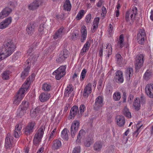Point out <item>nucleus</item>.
Segmentation results:
<instances>
[{
    "mask_svg": "<svg viewBox=\"0 0 153 153\" xmlns=\"http://www.w3.org/2000/svg\"><path fill=\"white\" fill-rule=\"evenodd\" d=\"M29 80L27 79L22 85V88L20 89L16 95L15 96L13 103L16 105H18L20 101L24 98L25 94L27 92L30 86Z\"/></svg>",
    "mask_w": 153,
    "mask_h": 153,
    "instance_id": "nucleus-1",
    "label": "nucleus"
},
{
    "mask_svg": "<svg viewBox=\"0 0 153 153\" xmlns=\"http://www.w3.org/2000/svg\"><path fill=\"white\" fill-rule=\"evenodd\" d=\"M2 48L8 56H10L14 51L16 46L12 40H8L4 44Z\"/></svg>",
    "mask_w": 153,
    "mask_h": 153,
    "instance_id": "nucleus-2",
    "label": "nucleus"
},
{
    "mask_svg": "<svg viewBox=\"0 0 153 153\" xmlns=\"http://www.w3.org/2000/svg\"><path fill=\"white\" fill-rule=\"evenodd\" d=\"M45 128V125L42 126L35 134L33 140V144L36 146H37L41 142Z\"/></svg>",
    "mask_w": 153,
    "mask_h": 153,
    "instance_id": "nucleus-3",
    "label": "nucleus"
},
{
    "mask_svg": "<svg viewBox=\"0 0 153 153\" xmlns=\"http://www.w3.org/2000/svg\"><path fill=\"white\" fill-rule=\"evenodd\" d=\"M103 51L105 54L107 58H108L109 56L112 53V49L111 45L109 44H102V48L100 49L99 53L100 56H102Z\"/></svg>",
    "mask_w": 153,
    "mask_h": 153,
    "instance_id": "nucleus-4",
    "label": "nucleus"
},
{
    "mask_svg": "<svg viewBox=\"0 0 153 153\" xmlns=\"http://www.w3.org/2000/svg\"><path fill=\"white\" fill-rule=\"evenodd\" d=\"M66 67L64 66L60 67L53 73V74L55 76L57 80H59L65 74Z\"/></svg>",
    "mask_w": 153,
    "mask_h": 153,
    "instance_id": "nucleus-5",
    "label": "nucleus"
},
{
    "mask_svg": "<svg viewBox=\"0 0 153 153\" xmlns=\"http://www.w3.org/2000/svg\"><path fill=\"white\" fill-rule=\"evenodd\" d=\"M137 13V8L135 7H133L131 9L126 12L125 16L126 21L127 22L129 21V16H130L131 20L133 21Z\"/></svg>",
    "mask_w": 153,
    "mask_h": 153,
    "instance_id": "nucleus-6",
    "label": "nucleus"
},
{
    "mask_svg": "<svg viewBox=\"0 0 153 153\" xmlns=\"http://www.w3.org/2000/svg\"><path fill=\"white\" fill-rule=\"evenodd\" d=\"M79 126V123L77 120H74L72 123L70 130V133L72 138H74L77 132Z\"/></svg>",
    "mask_w": 153,
    "mask_h": 153,
    "instance_id": "nucleus-7",
    "label": "nucleus"
},
{
    "mask_svg": "<svg viewBox=\"0 0 153 153\" xmlns=\"http://www.w3.org/2000/svg\"><path fill=\"white\" fill-rule=\"evenodd\" d=\"M13 139L11 134L10 133H8L6 137L5 146L7 149H10L13 145Z\"/></svg>",
    "mask_w": 153,
    "mask_h": 153,
    "instance_id": "nucleus-8",
    "label": "nucleus"
},
{
    "mask_svg": "<svg viewBox=\"0 0 153 153\" xmlns=\"http://www.w3.org/2000/svg\"><path fill=\"white\" fill-rule=\"evenodd\" d=\"M144 60V56L140 54L137 56L136 58L135 66L137 70L139 69L143 65Z\"/></svg>",
    "mask_w": 153,
    "mask_h": 153,
    "instance_id": "nucleus-9",
    "label": "nucleus"
},
{
    "mask_svg": "<svg viewBox=\"0 0 153 153\" xmlns=\"http://www.w3.org/2000/svg\"><path fill=\"white\" fill-rule=\"evenodd\" d=\"M44 2L43 0H36L28 6V8L30 10H33L37 9L39 6Z\"/></svg>",
    "mask_w": 153,
    "mask_h": 153,
    "instance_id": "nucleus-10",
    "label": "nucleus"
},
{
    "mask_svg": "<svg viewBox=\"0 0 153 153\" xmlns=\"http://www.w3.org/2000/svg\"><path fill=\"white\" fill-rule=\"evenodd\" d=\"M36 123L34 122H31L28 123L25 129L24 132L27 135L32 133L35 128Z\"/></svg>",
    "mask_w": 153,
    "mask_h": 153,
    "instance_id": "nucleus-11",
    "label": "nucleus"
},
{
    "mask_svg": "<svg viewBox=\"0 0 153 153\" xmlns=\"http://www.w3.org/2000/svg\"><path fill=\"white\" fill-rule=\"evenodd\" d=\"M36 26V23L33 21L31 22L27 25L26 30L29 35H31L33 33Z\"/></svg>",
    "mask_w": 153,
    "mask_h": 153,
    "instance_id": "nucleus-12",
    "label": "nucleus"
},
{
    "mask_svg": "<svg viewBox=\"0 0 153 153\" xmlns=\"http://www.w3.org/2000/svg\"><path fill=\"white\" fill-rule=\"evenodd\" d=\"M146 34L144 30L140 29L137 35V39L139 43L142 44L144 41V38L146 37Z\"/></svg>",
    "mask_w": 153,
    "mask_h": 153,
    "instance_id": "nucleus-13",
    "label": "nucleus"
},
{
    "mask_svg": "<svg viewBox=\"0 0 153 153\" xmlns=\"http://www.w3.org/2000/svg\"><path fill=\"white\" fill-rule=\"evenodd\" d=\"M145 92L147 95L151 98H153V84H148L146 85Z\"/></svg>",
    "mask_w": 153,
    "mask_h": 153,
    "instance_id": "nucleus-14",
    "label": "nucleus"
},
{
    "mask_svg": "<svg viewBox=\"0 0 153 153\" xmlns=\"http://www.w3.org/2000/svg\"><path fill=\"white\" fill-rule=\"evenodd\" d=\"M103 100L102 98L100 96L97 97L95 100V103L94 106L96 110H97L100 107L103 105Z\"/></svg>",
    "mask_w": 153,
    "mask_h": 153,
    "instance_id": "nucleus-15",
    "label": "nucleus"
},
{
    "mask_svg": "<svg viewBox=\"0 0 153 153\" xmlns=\"http://www.w3.org/2000/svg\"><path fill=\"white\" fill-rule=\"evenodd\" d=\"M114 79L116 82L118 83H122L123 82V73L121 71L119 70L116 72L114 77Z\"/></svg>",
    "mask_w": 153,
    "mask_h": 153,
    "instance_id": "nucleus-16",
    "label": "nucleus"
},
{
    "mask_svg": "<svg viewBox=\"0 0 153 153\" xmlns=\"http://www.w3.org/2000/svg\"><path fill=\"white\" fill-rule=\"evenodd\" d=\"M22 126L21 123L17 124L16 126L13 133V135L16 138H19L20 137L22 134Z\"/></svg>",
    "mask_w": 153,
    "mask_h": 153,
    "instance_id": "nucleus-17",
    "label": "nucleus"
},
{
    "mask_svg": "<svg viewBox=\"0 0 153 153\" xmlns=\"http://www.w3.org/2000/svg\"><path fill=\"white\" fill-rule=\"evenodd\" d=\"M92 85L91 83H88L84 89L83 96L85 97H87L92 92Z\"/></svg>",
    "mask_w": 153,
    "mask_h": 153,
    "instance_id": "nucleus-18",
    "label": "nucleus"
},
{
    "mask_svg": "<svg viewBox=\"0 0 153 153\" xmlns=\"http://www.w3.org/2000/svg\"><path fill=\"white\" fill-rule=\"evenodd\" d=\"M63 29L64 27H63L60 28L53 35V38L55 39H61L64 35Z\"/></svg>",
    "mask_w": 153,
    "mask_h": 153,
    "instance_id": "nucleus-19",
    "label": "nucleus"
},
{
    "mask_svg": "<svg viewBox=\"0 0 153 153\" xmlns=\"http://www.w3.org/2000/svg\"><path fill=\"white\" fill-rule=\"evenodd\" d=\"M11 9L9 7H6L0 13V19H3L8 16L11 12Z\"/></svg>",
    "mask_w": 153,
    "mask_h": 153,
    "instance_id": "nucleus-20",
    "label": "nucleus"
},
{
    "mask_svg": "<svg viewBox=\"0 0 153 153\" xmlns=\"http://www.w3.org/2000/svg\"><path fill=\"white\" fill-rule=\"evenodd\" d=\"M81 41L83 42L87 38V30L86 27L84 26H82L81 28Z\"/></svg>",
    "mask_w": 153,
    "mask_h": 153,
    "instance_id": "nucleus-21",
    "label": "nucleus"
},
{
    "mask_svg": "<svg viewBox=\"0 0 153 153\" xmlns=\"http://www.w3.org/2000/svg\"><path fill=\"white\" fill-rule=\"evenodd\" d=\"M50 97V94L46 92H43L40 95L39 99L40 101L44 102L48 100Z\"/></svg>",
    "mask_w": 153,
    "mask_h": 153,
    "instance_id": "nucleus-22",
    "label": "nucleus"
},
{
    "mask_svg": "<svg viewBox=\"0 0 153 153\" xmlns=\"http://www.w3.org/2000/svg\"><path fill=\"white\" fill-rule=\"evenodd\" d=\"M117 123L119 126H122L125 123L124 117L122 116H117L116 117Z\"/></svg>",
    "mask_w": 153,
    "mask_h": 153,
    "instance_id": "nucleus-23",
    "label": "nucleus"
},
{
    "mask_svg": "<svg viewBox=\"0 0 153 153\" xmlns=\"http://www.w3.org/2000/svg\"><path fill=\"white\" fill-rule=\"evenodd\" d=\"M78 110V107L77 106H73L71 109L70 113V118L71 119L76 115Z\"/></svg>",
    "mask_w": 153,
    "mask_h": 153,
    "instance_id": "nucleus-24",
    "label": "nucleus"
},
{
    "mask_svg": "<svg viewBox=\"0 0 153 153\" xmlns=\"http://www.w3.org/2000/svg\"><path fill=\"white\" fill-rule=\"evenodd\" d=\"M99 20L100 18L98 17L95 18L94 20L92 27L91 29V31L92 33H94L97 30Z\"/></svg>",
    "mask_w": 153,
    "mask_h": 153,
    "instance_id": "nucleus-25",
    "label": "nucleus"
},
{
    "mask_svg": "<svg viewBox=\"0 0 153 153\" xmlns=\"http://www.w3.org/2000/svg\"><path fill=\"white\" fill-rule=\"evenodd\" d=\"M103 144V143L101 141L96 142L94 145V150L96 152H100L102 147Z\"/></svg>",
    "mask_w": 153,
    "mask_h": 153,
    "instance_id": "nucleus-26",
    "label": "nucleus"
},
{
    "mask_svg": "<svg viewBox=\"0 0 153 153\" xmlns=\"http://www.w3.org/2000/svg\"><path fill=\"white\" fill-rule=\"evenodd\" d=\"M19 108L22 109L24 111H27L29 109V104L28 102L24 100L22 102V104L19 105Z\"/></svg>",
    "mask_w": 153,
    "mask_h": 153,
    "instance_id": "nucleus-27",
    "label": "nucleus"
},
{
    "mask_svg": "<svg viewBox=\"0 0 153 153\" xmlns=\"http://www.w3.org/2000/svg\"><path fill=\"white\" fill-rule=\"evenodd\" d=\"M61 146L62 143L61 141L56 139L53 141L52 148L54 150L57 149H59Z\"/></svg>",
    "mask_w": 153,
    "mask_h": 153,
    "instance_id": "nucleus-28",
    "label": "nucleus"
},
{
    "mask_svg": "<svg viewBox=\"0 0 153 153\" xmlns=\"http://www.w3.org/2000/svg\"><path fill=\"white\" fill-rule=\"evenodd\" d=\"M68 131H69L67 128H65L61 132V136L63 140H68Z\"/></svg>",
    "mask_w": 153,
    "mask_h": 153,
    "instance_id": "nucleus-29",
    "label": "nucleus"
},
{
    "mask_svg": "<svg viewBox=\"0 0 153 153\" xmlns=\"http://www.w3.org/2000/svg\"><path fill=\"white\" fill-rule=\"evenodd\" d=\"M133 105L136 110L138 111L139 110L140 106V103L139 98H136V100L133 103Z\"/></svg>",
    "mask_w": 153,
    "mask_h": 153,
    "instance_id": "nucleus-30",
    "label": "nucleus"
},
{
    "mask_svg": "<svg viewBox=\"0 0 153 153\" xmlns=\"http://www.w3.org/2000/svg\"><path fill=\"white\" fill-rule=\"evenodd\" d=\"M71 4L69 0H66L63 5L64 10L69 11L71 9Z\"/></svg>",
    "mask_w": 153,
    "mask_h": 153,
    "instance_id": "nucleus-31",
    "label": "nucleus"
},
{
    "mask_svg": "<svg viewBox=\"0 0 153 153\" xmlns=\"http://www.w3.org/2000/svg\"><path fill=\"white\" fill-rule=\"evenodd\" d=\"M30 68V66L28 65L22 72L21 76L22 79H25L28 75Z\"/></svg>",
    "mask_w": 153,
    "mask_h": 153,
    "instance_id": "nucleus-32",
    "label": "nucleus"
},
{
    "mask_svg": "<svg viewBox=\"0 0 153 153\" xmlns=\"http://www.w3.org/2000/svg\"><path fill=\"white\" fill-rule=\"evenodd\" d=\"M73 91L72 85H69L65 88L64 95L66 96H69V94Z\"/></svg>",
    "mask_w": 153,
    "mask_h": 153,
    "instance_id": "nucleus-33",
    "label": "nucleus"
},
{
    "mask_svg": "<svg viewBox=\"0 0 153 153\" xmlns=\"http://www.w3.org/2000/svg\"><path fill=\"white\" fill-rule=\"evenodd\" d=\"M124 41L123 35V34H121L119 36L117 43V45L121 48H123L124 46Z\"/></svg>",
    "mask_w": 153,
    "mask_h": 153,
    "instance_id": "nucleus-34",
    "label": "nucleus"
},
{
    "mask_svg": "<svg viewBox=\"0 0 153 153\" xmlns=\"http://www.w3.org/2000/svg\"><path fill=\"white\" fill-rule=\"evenodd\" d=\"M10 72L8 71H4L1 74L2 79L4 80H8L9 79Z\"/></svg>",
    "mask_w": 153,
    "mask_h": 153,
    "instance_id": "nucleus-35",
    "label": "nucleus"
},
{
    "mask_svg": "<svg viewBox=\"0 0 153 153\" xmlns=\"http://www.w3.org/2000/svg\"><path fill=\"white\" fill-rule=\"evenodd\" d=\"M43 19L45 22L46 21V19L45 18H44ZM45 22H43V24H41L39 26L38 30L39 32L41 34L43 33L45 30Z\"/></svg>",
    "mask_w": 153,
    "mask_h": 153,
    "instance_id": "nucleus-36",
    "label": "nucleus"
},
{
    "mask_svg": "<svg viewBox=\"0 0 153 153\" xmlns=\"http://www.w3.org/2000/svg\"><path fill=\"white\" fill-rule=\"evenodd\" d=\"M133 73V69L132 68H127L126 71V75L127 77L132 76Z\"/></svg>",
    "mask_w": 153,
    "mask_h": 153,
    "instance_id": "nucleus-37",
    "label": "nucleus"
},
{
    "mask_svg": "<svg viewBox=\"0 0 153 153\" xmlns=\"http://www.w3.org/2000/svg\"><path fill=\"white\" fill-rule=\"evenodd\" d=\"M123 113L124 115L128 118H131V113L126 107L124 108L123 110Z\"/></svg>",
    "mask_w": 153,
    "mask_h": 153,
    "instance_id": "nucleus-38",
    "label": "nucleus"
},
{
    "mask_svg": "<svg viewBox=\"0 0 153 153\" xmlns=\"http://www.w3.org/2000/svg\"><path fill=\"white\" fill-rule=\"evenodd\" d=\"M60 54L61 55V56L63 57L65 59L67 58L69 56L68 51L66 49H64L61 51Z\"/></svg>",
    "mask_w": 153,
    "mask_h": 153,
    "instance_id": "nucleus-39",
    "label": "nucleus"
},
{
    "mask_svg": "<svg viewBox=\"0 0 153 153\" xmlns=\"http://www.w3.org/2000/svg\"><path fill=\"white\" fill-rule=\"evenodd\" d=\"M39 112V108H36L31 111L30 115L32 117H35L38 114Z\"/></svg>",
    "mask_w": 153,
    "mask_h": 153,
    "instance_id": "nucleus-40",
    "label": "nucleus"
},
{
    "mask_svg": "<svg viewBox=\"0 0 153 153\" xmlns=\"http://www.w3.org/2000/svg\"><path fill=\"white\" fill-rule=\"evenodd\" d=\"M2 48H0V61L8 57Z\"/></svg>",
    "mask_w": 153,
    "mask_h": 153,
    "instance_id": "nucleus-41",
    "label": "nucleus"
},
{
    "mask_svg": "<svg viewBox=\"0 0 153 153\" xmlns=\"http://www.w3.org/2000/svg\"><path fill=\"white\" fill-rule=\"evenodd\" d=\"M85 14V11L84 10H81L79 11L78 13L76 19L77 20H80L84 16Z\"/></svg>",
    "mask_w": 153,
    "mask_h": 153,
    "instance_id": "nucleus-42",
    "label": "nucleus"
},
{
    "mask_svg": "<svg viewBox=\"0 0 153 153\" xmlns=\"http://www.w3.org/2000/svg\"><path fill=\"white\" fill-rule=\"evenodd\" d=\"M39 56L38 54H36L35 53H33L31 55L29 58L30 60H31L32 63H33L36 61Z\"/></svg>",
    "mask_w": 153,
    "mask_h": 153,
    "instance_id": "nucleus-43",
    "label": "nucleus"
},
{
    "mask_svg": "<svg viewBox=\"0 0 153 153\" xmlns=\"http://www.w3.org/2000/svg\"><path fill=\"white\" fill-rule=\"evenodd\" d=\"M26 112V111H24L22 109H21L19 108L17 111V116L21 117H22L23 116Z\"/></svg>",
    "mask_w": 153,
    "mask_h": 153,
    "instance_id": "nucleus-44",
    "label": "nucleus"
},
{
    "mask_svg": "<svg viewBox=\"0 0 153 153\" xmlns=\"http://www.w3.org/2000/svg\"><path fill=\"white\" fill-rule=\"evenodd\" d=\"M113 99L116 101L119 100L121 98L120 93L119 92L114 93L113 95Z\"/></svg>",
    "mask_w": 153,
    "mask_h": 153,
    "instance_id": "nucleus-45",
    "label": "nucleus"
},
{
    "mask_svg": "<svg viewBox=\"0 0 153 153\" xmlns=\"http://www.w3.org/2000/svg\"><path fill=\"white\" fill-rule=\"evenodd\" d=\"M51 88V85L47 83H44L42 85V89L44 91H48Z\"/></svg>",
    "mask_w": 153,
    "mask_h": 153,
    "instance_id": "nucleus-46",
    "label": "nucleus"
},
{
    "mask_svg": "<svg viewBox=\"0 0 153 153\" xmlns=\"http://www.w3.org/2000/svg\"><path fill=\"white\" fill-rule=\"evenodd\" d=\"M86 108L85 105L84 104H81L79 107L78 112L79 113V114H82L85 111Z\"/></svg>",
    "mask_w": 153,
    "mask_h": 153,
    "instance_id": "nucleus-47",
    "label": "nucleus"
},
{
    "mask_svg": "<svg viewBox=\"0 0 153 153\" xmlns=\"http://www.w3.org/2000/svg\"><path fill=\"white\" fill-rule=\"evenodd\" d=\"M142 125L140 126H138V124H137L136 125V127L137 128V130L135 131L133 133V135L134 136H135V137H137L138 135V134L140 132V128Z\"/></svg>",
    "mask_w": 153,
    "mask_h": 153,
    "instance_id": "nucleus-48",
    "label": "nucleus"
},
{
    "mask_svg": "<svg viewBox=\"0 0 153 153\" xmlns=\"http://www.w3.org/2000/svg\"><path fill=\"white\" fill-rule=\"evenodd\" d=\"M151 75V72L149 70H147L145 73L143 78L146 80H148Z\"/></svg>",
    "mask_w": 153,
    "mask_h": 153,
    "instance_id": "nucleus-49",
    "label": "nucleus"
},
{
    "mask_svg": "<svg viewBox=\"0 0 153 153\" xmlns=\"http://www.w3.org/2000/svg\"><path fill=\"white\" fill-rule=\"evenodd\" d=\"M84 133V131L83 130H81L79 131L78 135L77 137V138L76 140V142L79 143L80 142V140L82 137V135L83 133Z\"/></svg>",
    "mask_w": 153,
    "mask_h": 153,
    "instance_id": "nucleus-50",
    "label": "nucleus"
},
{
    "mask_svg": "<svg viewBox=\"0 0 153 153\" xmlns=\"http://www.w3.org/2000/svg\"><path fill=\"white\" fill-rule=\"evenodd\" d=\"M93 142L92 140L90 138L87 139L84 143V145L87 147H90Z\"/></svg>",
    "mask_w": 153,
    "mask_h": 153,
    "instance_id": "nucleus-51",
    "label": "nucleus"
},
{
    "mask_svg": "<svg viewBox=\"0 0 153 153\" xmlns=\"http://www.w3.org/2000/svg\"><path fill=\"white\" fill-rule=\"evenodd\" d=\"M112 91V87L109 85L106 87L105 89V93L107 94H111Z\"/></svg>",
    "mask_w": 153,
    "mask_h": 153,
    "instance_id": "nucleus-52",
    "label": "nucleus"
},
{
    "mask_svg": "<svg viewBox=\"0 0 153 153\" xmlns=\"http://www.w3.org/2000/svg\"><path fill=\"white\" fill-rule=\"evenodd\" d=\"M116 58L117 63L120 65L121 64L122 62V58L120 55L119 54H117L116 55Z\"/></svg>",
    "mask_w": 153,
    "mask_h": 153,
    "instance_id": "nucleus-53",
    "label": "nucleus"
},
{
    "mask_svg": "<svg viewBox=\"0 0 153 153\" xmlns=\"http://www.w3.org/2000/svg\"><path fill=\"white\" fill-rule=\"evenodd\" d=\"M86 72L87 71L84 68L82 70L80 77V80L81 81H83L85 78Z\"/></svg>",
    "mask_w": 153,
    "mask_h": 153,
    "instance_id": "nucleus-54",
    "label": "nucleus"
},
{
    "mask_svg": "<svg viewBox=\"0 0 153 153\" xmlns=\"http://www.w3.org/2000/svg\"><path fill=\"white\" fill-rule=\"evenodd\" d=\"M12 19L11 17H9L5 19L4 21H3L5 25L7 26L10 25Z\"/></svg>",
    "mask_w": 153,
    "mask_h": 153,
    "instance_id": "nucleus-55",
    "label": "nucleus"
},
{
    "mask_svg": "<svg viewBox=\"0 0 153 153\" xmlns=\"http://www.w3.org/2000/svg\"><path fill=\"white\" fill-rule=\"evenodd\" d=\"M56 128L54 129L53 131L51 132L50 135L49 137V140H51L52 139L55 135L56 132Z\"/></svg>",
    "mask_w": 153,
    "mask_h": 153,
    "instance_id": "nucleus-56",
    "label": "nucleus"
},
{
    "mask_svg": "<svg viewBox=\"0 0 153 153\" xmlns=\"http://www.w3.org/2000/svg\"><path fill=\"white\" fill-rule=\"evenodd\" d=\"M91 14H88L85 17V21L87 24L91 22Z\"/></svg>",
    "mask_w": 153,
    "mask_h": 153,
    "instance_id": "nucleus-57",
    "label": "nucleus"
},
{
    "mask_svg": "<svg viewBox=\"0 0 153 153\" xmlns=\"http://www.w3.org/2000/svg\"><path fill=\"white\" fill-rule=\"evenodd\" d=\"M61 55H60V54L59 55V56H58L57 58H56V61L58 63H61L62 62H63L64 60H65V59L63 58V57H62V56H61Z\"/></svg>",
    "mask_w": 153,
    "mask_h": 153,
    "instance_id": "nucleus-58",
    "label": "nucleus"
},
{
    "mask_svg": "<svg viewBox=\"0 0 153 153\" xmlns=\"http://www.w3.org/2000/svg\"><path fill=\"white\" fill-rule=\"evenodd\" d=\"M113 30V28L112 25L110 24L109 25V27L108 30V33L110 36H111L112 34Z\"/></svg>",
    "mask_w": 153,
    "mask_h": 153,
    "instance_id": "nucleus-59",
    "label": "nucleus"
},
{
    "mask_svg": "<svg viewBox=\"0 0 153 153\" xmlns=\"http://www.w3.org/2000/svg\"><path fill=\"white\" fill-rule=\"evenodd\" d=\"M114 146H110L107 149L106 151L107 153H112L114 151Z\"/></svg>",
    "mask_w": 153,
    "mask_h": 153,
    "instance_id": "nucleus-60",
    "label": "nucleus"
},
{
    "mask_svg": "<svg viewBox=\"0 0 153 153\" xmlns=\"http://www.w3.org/2000/svg\"><path fill=\"white\" fill-rule=\"evenodd\" d=\"M80 149V147L79 146L75 147L72 151V153H79Z\"/></svg>",
    "mask_w": 153,
    "mask_h": 153,
    "instance_id": "nucleus-61",
    "label": "nucleus"
},
{
    "mask_svg": "<svg viewBox=\"0 0 153 153\" xmlns=\"http://www.w3.org/2000/svg\"><path fill=\"white\" fill-rule=\"evenodd\" d=\"M89 49H88L87 48H85L83 47L81 49L80 52V54L82 56L85 53L87 52Z\"/></svg>",
    "mask_w": 153,
    "mask_h": 153,
    "instance_id": "nucleus-62",
    "label": "nucleus"
},
{
    "mask_svg": "<svg viewBox=\"0 0 153 153\" xmlns=\"http://www.w3.org/2000/svg\"><path fill=\"white\" fill-rule=\"evenodd\" d=\"M78 34L75 33H72L71 39L73 40H76L77 39L78 37Z\"/></svg>",
    "mask_w": 153,
    "mask_h": 153,
    "instance_id": "nucleus-63",
    "label": "nucleus"
},
{
    "mask_svg": "<svg viewBox=\"0 0 153 153\" xmlns=\"http://www.w3.org/2000/svg\"><path fill=\"white\" fill-rule=\"evenodd\" d=\"M90 42L91 41L90 40L87 41L86 43L84 44L83 47L89 49L90 46Z\"/></svg>",
    "mask_w": 153,
    "mask_h": 153,
    "instance_id": "nucleus-64",
    "label": "nucleus"
}]
</instances>
